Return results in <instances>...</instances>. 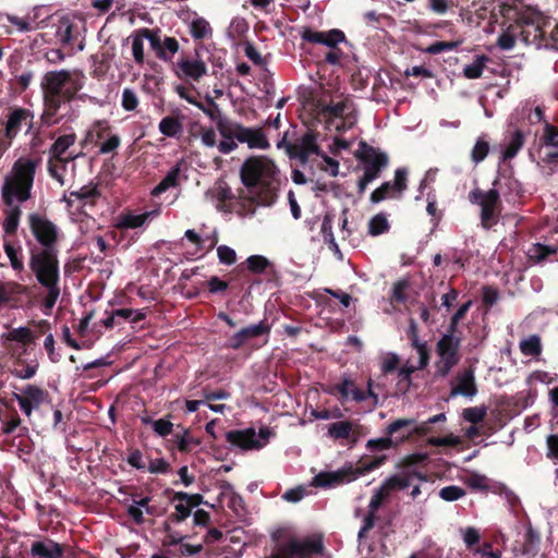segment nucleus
Returning a JSON list of instances; mask_svg holds the SVG:
<instances>
[{
    "instance_id": "obj_26",
    "label": "nucleus",
    "mask_w": 558,
    "mask_h": 558,
    "mask_svg": "<svg viewBox=\"0 0 558 558\" xmlns=\"http://www.w3.org/2000/svg\"><path fill=\"white\" fill-rule=\"evenodd\" d=\"M0 340L2 344H7L9 342L28 344L33 341V331L27 327L13 328L1 333Z\"/></svg>"
},
{
    "instance_id": "obj_15",
    "label": "nucleus",
    "mask_w": 558,
    "mask_h": 558,
    "mask_svg": "<svg viewBox=\"0 0 558 558\" xmlns=\"http://www.w3.org/2000/svg\"><path fill=\"white\" fill-rule=\"evenodd\" d=\"M28 222L35 239L44 246L43 250H54L59 238L58 227L39 214H31Z\"/></svg>"
},
{
    "instance_id": "obj_8",
    "label": "nucleus",
    "mask_w": 558,
    "mask_h": 558,
    "mask_svg": "<svg viewBox=\"0 0 558 558\" xmlns=\"http://www.w3.org/2000/svg\"><path fill=\"white\" fill-rule=\"evenodd\" d=\"M386 460L385 456L374 458L372 461L364 463L361 466H344L335 472H320L313 481L312 485L322 488H330L340 485L344 482L353 481L377 468H379Z\"/></svg>"
},
{
    "instance_id": "obj_60",
    "label": "nucleus",
    "mask_w": 558,
    "mask_h": 558,
    "mask_svg": "<svg viewBox=\"0 0 558 558\" xmlns=\"http://www.w3.org/2000/svg\"><path fill=\"white\" fill-rule=\"evenodd\" d=\"M556 253V248L542 245V244H535L532 248L529 251L530 258L536 259L538 262L545 259L547 256L553 255Z\"/></svg>"
},
{
    "instance_id": "obj_31",
    "label": "nucleus",
    "mask_w": 558,
    "mask_h": 558,
    "mask_svg": "<svg viewBox=\"0 0 558 558\" xmlns=\"http://www.w3.org/2000/svg\"><path fill=\"white\" fill-rule=\"evenodd\" d=\"M28 118V112L25 109H16L14 110L7 122L5 125V136L10 140L15 137L19 131L21 130V124Z\"/></svg>"
},
{
    "instance_id": "obj_25",
    "label": "nucleus",
    "mask_w": 558,
    "mask_h": 558,
    "mask_svg": "<svg viewBox=\"0 0 558 558\" xmlns=\"http://www.w3.org/2000/svg\"><path fill=\"white\" fill-rule=\"evenodd\" d=\"M98 195L99 192L97 185L89 183L76 191L70 192L69 195H64L63 199L69 207H72L76 202L82 203L83 205L92 204Z\"/></svg>"
},
{
    "instance_id": "obj_35",
    "label": "nucleus",
    "mask_w": 558,
    "mask_h": 558,
    "mask_svg": "<svg viewBox=\"0 0 558 558\" xmlns=\"http://www.w3.org/2000/svg\"><path fill=\"white\" fill-rule=\"evenodd\" d=\"M190 33L194 39H205L211 36L213 29L204 17H196L190 24Z\"/></svg>"
},
{
    "instance_id": "obj_19",
    "label": "nucleus",
    "mask_w": 558,
    "mask_h": 558,
    "mask_svg": "<svg viewBox=\"0 0 558 558\" xmlns=\"http://www.w3.org/2000/svg\"><path fill=\"white\" fill-rule=\"evenodd\" d=\"M477 393L474 371L469 368L459 372L451 381L450 397L464 396L473 398Z\"/></svg>"
},
{
    "instance_id": "obj_1",
    "label": "nucleus",
    "mask_w": 558,
    "mask_h": 558,
    "mask_svg": "<svg viewBox=\"0 0 558 558\" xmlns=\"http://www.w3.org/2000/svg\"><path fill=\"white\" fill-rule=\"evenodd\" d=\"M39 163V159L21 157L13 163L11 170L3 179L1 197L7 206L3 221V231L7 234H13L17 230L22 214L19 204L26 202L31 197L35 173Z\"/></svg>"
},
{
    "instance_id": "obj_63",
    "label": "nucleus",
    "mask_w": 558,
    "mask_h": 558,
    "mask_svg": "<svg viewBox=\"0 0 558 558\" xmlns=\"http://www.w3.org/2000/svg\"><path fill=\"white\" fill-rule=\"evenodd\" d=\"M121 144L120 136L117 134L108 135L99 147L101 154H110L114 151Z\"/></svg>"
},
{
    "instance_id": "obj_48",
    "label": "nucleus",
    "mask_w": 558,
    "mask_h": 558,
    "mask_svg": "<svg viewBox=\"0 0 558 558\" xmlns=\"http://www.w3.org/2000/svg\"><path fill=\"white\" fill-rule=\"evenodd\" d=\"M463 43V39L453 41H436L424 49V52L429 54H438L444 51H451L458 48Z\"/></svg>"
},
{
    "instance_id": "obj_38",
    "label": "nucleus",
    "mask_w": 558,
    "mask_h": 558,
    "mask_svg": "<svg viewBox=\"0 0 558 558\" xmlns=\"http://www.w3.org/2000/svg\"><path fill=\"white\" fill-rule=\"evenodd\" d=\"M173 89L181 99H184L185 101L195 107L199 106L198 92L195 89L193 85L179 83L173 86Z\"/></svg>"
},
{
    "instance_id": "obj_2",
    "label": "nucleus",
    "mask_w": 558,
    "mask_h": 558,
    "mask_svg": "<svg viewBox=\"0 0 558 558\" xmlns=\"http://www.w3.org/2000/svg\"><path fill=\"white\" fill-rule=\"evenodd\" d=\"M241 179L246 187L243 197L260 206L276 202L279 187L275 163L266 157H251L241 167Z\"/></svg>"
},
{
    "instance_id": "obj_51",
    "label": "nucleus",
    "mask_w": 558,
    "mask_h": 558,
    "mask_svg": "<svg viewBox=\"0 0 558 558\" xmlns=\"http://www.w3.org/2000/svg\"><path fill=\"white\" fill-rule=\"evenodd\" d=\"M389 228L388 220L385 215L378 214L374 216L368 222V232L372 235H379L386 232Z\"/></svg>"
},
{
    "instance_id": "obj_55",
    "label": "nucleus",
    "mask_w": 558,
    "mask_h": 558,
    "mask_svg": "<svg viewBox=\"0 0 558 558\" xmlns=\"http://www.w3.org/2000/svg\"><path fill=\"white\" fill-rule=\"evenodd\" d=\"M177 447L181 452H190L199 446V440L195 439L191 434L185 430L181 436H177Z\"/></svg>"
},
{
    "instance_id": "obj_27",
    "label": "nucleus",
    "mask_w": 558,
    "mask_h": 558,
    "mask_svg": "<svg viewBox=\"0 0 558 558\" xmlns=\"http://www.w3.org/2000/svg\"><path fill=\"white\" fill-rule=\"evenodd\" d=\"M75 140L76 136L73 133L59 136L49 149V157L57 158L59 160L62 158H69V156L64 155L66 150L75 143Z\"/></svg>"
},
{
    "instance_id": "obj_61",
    "label": "nucleus",
    "mask_w": 558,
    "mask_h": 558,
    "mask_svg": "<svg viewBox=\"0 0 558 558\" xmlns=\"http://www.w3.org/2000/svg\"><path fill=\"white\" fill-rule=\"evenodd\" d=\"M400 364V357L396 353H387L381 360V372L384 374L391 373L398 368Z\"/></svg>"
},
{
    "instance_id": "obj_9",
    "label": "nucleus",
    "mask_w": 558,
    "mask_h": 558,
    "mask_svg": "<svg viewBox=\"0 0 558 558\" xmlns=\"http://www.w3.org/2000/svg\"><path fill=\"white\" fill-rule=\"evenodd\" d=\"M502 12L507 19H513L519 27L531 26L533 28L532 40H530L529 35L524 31L521 32L523 41H536L544 36L543 26L545 25V17L535 8L504 4Z\"/></svg>"
},
{
    "instance_id": "obj_6",
    "label": "nucleus",
    "mask_w": 558,
    "mask_h": 558,
    "mask_svg": "<svg viewBox=\"0 0 558 558\" xmlns=\"http://www.w3.org/2000/svg\"><path fill=\"white\" fill-rule=\"evenodd\" d=\"M320 116L326 128L335 132H345L357 121L355 107L349 99L332 100L323 106Z\"/></svg>"
},
{
    "instance_id": "obj_43",
    "label": "nucleus",
    "mask_w": 558,
    "mask_h": 558,
    "mask_svg": "<svg viewBox=\"0 0 558 558\" xmlns=\"http://www.w3.org/2000/svg\"><path fill=\"white\" fill-rule=\"evenodd\" d=\"M21 396L37 409L45 401L46 392L37 386L27 385Z\"/></svg>"
},
{
    "instance_id": "obj_28",
    "label": "nucleus",
    "mask_w": 558,
    "mask_h": 558,
    "mask_svg": "<svg viewBox=\"0 0 558 558\" xmlns=\"http://www.w3.org/2000/svg\"><path fill=\"white\" fill-rule=\"evenodd\" d=\"M181 174V165L177 163L166 174V177L153 189L151 194L158 196L171 187H175L179 184V178Z\"/></svg>"
},
{
    "instance_id": "obj_30",
    "label": "nucleus",
    "mask_w": 558,
    "mask_h": 558,
    "mask_svg": "<svg viewBox=\"0 0 558 558\" xmlns=\"http://www.w3.org/2000/svg\"><path fill=\"white\" fill-rule=\"evenodd\" d=\"M299 157L303 160L307 159L311 155H318L319 148L316 144V138L313 133H306L295 145Z\"/></svg>"
},
{
    "instance_id": "obj_24",
    "label": "nucleus",
    "mask_w": 558,
    "mask_h": 558,
    "mask_svg": "<svg viewBox=\"0 0 558 558\" xmlns=\"http://www.w3.org/2000/svg\"><path fill=\"white\" fill-rule=\"evenodd\" d=\"M160 214V208L157 207L151 211H146L143 214H134L128 213L124 215H120L117 219L116 226L119 229H135L142 227L148 218L157 217Z\"/></svg>"
},
{
    "instance_id": "obj_52",
    "label": "nucleus",
    "mask_w": 558,
    "mask_h": 558,
    "mask_svg": "<svg viewBox=\"0 0 558 558\" xmlns=\"http://www.w3.org/2000/svg\"><path fill=\"white\" fill-rule=\"evenodd\" d=\"M411 345L418 355L417 368L424 369L429 363V350L426 341L415 340L414 343H411Z\"/></svg>"
},
{
    "instance_id": "obj_47",
    "label": "nucleus",
    "mask_w": 558,
    "mask_h": 558,
    "mask_svg": "<svg viewBox=\"0 0 558 558\" xmlns=\"http://www.w3.org/2000/svg\"><path fill=\"white\" fill-rule=\"evenodd\" d=\"M487 58L485 56L477 57L471 64L463 69V74L468 78H478L482 76Z\"/></svg>"
},
{
    "instance_id": "obj_50",
    "label": "nucleus",
    "mask_w": 558,
    "mask_h": 558,
    "mask_svg": "<svg viewBox=\"0 0 558 558\" xmlns=\"http://www.w3.org/2000/svg\"><path fill=\"white\" fill-rule=\"evenodd\" d=\"M140 104L136 92L132 88H124L121 95V106L125 111H134Z\"/></svg>"
},
{
    "instance_id": "obj_17",
    "label": "nucleus",
    "mask_w": 558,
    "mask_h": 558,
    "mask_svg": "<svg viewBox=\"0 0 558 558\" xmlns=\"http://www.w3.org/2000/svg\"><path fill=\"white\" fill-rule=\"evenodd\" d=\"M415 482H427V476L412 465L404 466L400 472L389 476L381 484L389 494L393 490L410 488Z\"/></svg>"
},
{
    "instance_id": "obj_59",
    "label": "nucleus",
    "mask_w": 558,
    "mask_h": 558,
    "mask_svg": "<svg viewBox=\"0 0 558 558\" xmlns=\"http://www.w3.org/2000/svg\"><path fill=\"white\" fill-rule=\"evenodd\" d=\"M143 34L146 37V40L149 41L150 48L155 51L156 56L159 58V52L161 51L162 37L159 35L157 31L143 28Z\"/></svg>"
},
{
    "instance_id": "obj_36",
    "label": "nucleus",
    "mask_w": 558,
    "mask_h": 558,
    "mask_svg": "<svg viewBox=\"0 0 558 558\" xmlns=\"http://www.w3.org/2000/svg\"><path fill=\"white\" fill-rule=\"evenodd\" d=\"M523 144L524 135L521 131L517 130L506 144V148L502 156L504 160L515 157L519 150L522 148Z\"/></svg>"
},
{
    "instance_id": "obj_58",
    "label": "nucleus",
    "mask_w": 558,
    "mask_h": 558,
    "mask_svg": "<svg viewBox=\"0 0 558 558\" xmlns=\"http://www.w3.org/2000/svg\"><path fill=\"white\" fill-rule=\"evenodd\" d=\"M143 423L147 424L150 423L153 426V429L155 433H157L159 436H168L172 432V423L168 420L160 418L157 421H151L149 418H142Z\"/></svg>"
},
{
    "instance_id": "obj_46",
    "label": "nucleus",
    "mask_w": 558,
    "mask_h": 558,
    "mask_svg": "<svg viewBox=\"0 0 558 558\" xmlns=\"http://www.w3.org/2000/svg\"><path fill=\"white\" fill-rule=\"evenodd\" d=\"M161 51L159 52V59L163 61L172 60L174 54L179 51V41L174 37H163Z\"/></svg>"
},
{
    "instance_id": "obj_53",
    "label": "nucleus",
    "mask_w": 558,
    "mask_h": 558,
    "mask_svg": "<svg viewBox=\"0 0 558 558\" xmlns=\"http://www.w3.org/2000/svg\"><path fill=\"white\" fill-rule=\"evenodd\" d=\"M248 270L263 274L270 266V262L263 255H252L246 259Z\"/></svg>"
},
{
    "instance_id": "obj_40",
    "label": "nucleus",
    "mask_w": 558,
    "mask_h": 558,
    "mask_svg": "<svg viewBox=\"0 0 558 558\" xmlns=\"http://www.w3.org/2000/svg\"><path fill=\"white\" fill-rule=\"evenodd\" d=\"M4 252L10 260L11 267L17 272L23 271L24 262H23V257L21 255V248L15 247L10 242H5L4 243Z\"/></svg>"
},
{
    "instance_id": "obj_3",
    "label": "nucleus",
    "mask_w": 558,
    "mask_h": 558,
    "mask_svg": "<svg viewBox=\"0 0 558 558\" xmlns=\"http://www.w3.org/2000/svg\"><path fill=\"white\" fill-rule=\"evenodd\" d=\"M85 84V75L80 70H54L47 72L41 80L45 111L48 123H57L56 118L62 104L72 100Z\"/></svg>"
},
{
    "instance_id": "obj_22",
    "label": "nucleus",
    "mask_w": 558,
    "mask_h": 558,
    "mask_svg": "<svg viewBox=\"0 0 558 558\" xmlns=\"http://www.w3.org/2000/svg\"><path fill=\"white\" fill-rule=\"evenodd\" d=\"M199 495H189L186 493H175L173 496L175 513L173 514L177 521L185 520L192 511V508L199 502Z\"/></svg>"
},
{
    "instance_id": "obj_41",
    "label": "nucleus",
    "mask_w": 558,
    "mask_h": 558,
    "mask_svg": "<svg viewBox=\"0 0 558 558\" xmlns=\"http://www.w3.org/2000/svg\"><path fill=\"white\" fill-rule=\"evenodd\" d=\"M24 288L16 282H0V307L9 303L13 295L22 293Z\"/></svg>"
},
{
    "instance_id": "obj_13",
    "label": "nucleus",
    "mask_w": 558,
    "mask_h": 558,
    "mask_svg": "<svg viewBox=\"0 0 558 558\" xmlns=\"http://www.w3.org/2000/svg\"><path fill=\"white\" fill-rule=\"evenodd\" d=\"M271 436L269 427H260L258 433L254 428H246L243 430H231L226 434L228 442L241 449L252 450L260 449L267 445Z\"/></svg>"
},
{
    "instance_id": "obj_4",
    "label": "nucleus",
    "mask_w": 558,
    "mask_h": 558,
    "mask_svg": "<svg viewBox=\"0 0 558 558\" xmlns=\"http://www.w3.org/2000/svg\"><path fill=\"white\" fill-rule=\"evenodd\" d=\"M29 268L37 281L47 290L44 306L50 311L60 296V271L56 250H40L33 252L29 259Z\"/></svg>"
},
{
    "instance_id": "obj_18",
    "label": "nucleus",
    "mask_w": 558,
    "mask_h": 558,
    "mask_svg": "<svg viewBox=\"0 0 558 558\" xmlns=\"http://www.w3.org/2000/svg\"><path fill=\"white\" fill-rule=\"evenodd\" d=\"M173 72L178 78L193 83L198 82L207 74V65L198 58L184 57L177 61Z\"/></svg>"
},
{
    "instance_id": "obj_20",
    "label": "nucleus",
    "mask_w": 558,
    "mask_h": 558,
    "mask_svg": "<svg viewBox=\"0 0 558 558\" xmlns=\"http://www.w3.org/2000/svg\"><path fill=\"white\" fill-rule=\"evenodd\" d=\"M302 39L314 43V44H320L328 48H335L341 43L345 41L344 33L340 29H330L327 32H318L313 31L311 28H305L302 34Z\"/></svg>"
},
{
    "instance_id": "obj_5",
    "label": "nucleus",
    "mask_w": 558,
    "mask_h": 558,
    "mask_svg": "<svg viewBox=\"0 0 558 558\" xmlns=\"http://www.w3.org/2000/svg\"><path fill=\"white\" fill-rule=\"evenodd\" d=\"M425 425H416V421L413 418H399L387 426V437L369 439L366 442V448L369 451L388 450L407 441L415 434L423 435Z\"/></svg>"
},
{
    "instance_id": "obj_14",
    "label": "nucleus",
    "mask_w": 558,
    "mask_h": 558,
    "mask_svg": "<svg viewBox=\"0 0 558 558\" xmlns=\"http://www.w3.org/2000/svg\"><path fill=\"white\" fill-rule=\"evenodd\" d=\"M470 201L481 206V220L485 228H489L498 215L500 205L499 193L495 189L488 191L474 190L470 193Z\"/></svg>"
},
{
    "instance_id": "obj_57",
    "label": "nucleus",
    "mask_w": 558,
    "mask_h": 558,
    "mask_svg": "<svg viewBox=\"0 0 558 558\" xmlns=\"http://www.w3.org/2000/svg\"><path fill=\"white\" fill-rule=\"evenodd\" d=\"M113 313L118 319L130 320L132 323H137L145 318V314L140 310L119 308L113 311Z\"/></svg>"
},
{
    "instance_id": "obj_37",
    "label": "nucleus",
    "mask_w": 558,
    "mask_h": 558,
    "mask_svg": "<svg viewBox=\"0 0 558 558\" xmlns=\"http://www.w3.org/2000/svg\"><path fill=\"white\" fill-rule=\"evenodd\" d=\"M520 350L526 356H538L542 352L541 338L532 335L520 341Z\"/></svg>"
},
{
    "instance_id": "obj_45",
    "label": "nucleus",
    "mask_w": 558,
    "mask_h": 558,
    "mask_svg": "<svg viewBox=\"0 0 558 558\" xmlns=\"http://www.w3.org/2000/svg\"><path fill=\"white\" fill-rule=\"evenodd\" d=\"M541 144L546 147H554L558 149V128L545 122L544 132L541 136Z\"/></svg>"
},
{
    "instance_id": "obj_33",
    "label": "nucleus",
    "mask_w": 558,
    "mask_h": 558,
    "mask_svg": "<svg viewBox=\"0 0 558 558\" xmlns=\"http://www.w3.org/2000/svg\"><path fill=\"white\" fill-rule=\"evenodd\" d=\"M110 134H111L110 123L105 119L96 120L90 125V128L87 132V138L93 143H98L99 141L105 140Z\"/></svg>"
},
{
    "instance_id": "obj_34",
    "label": "nucleus",
    "mask_w": 558,
    "mask_h": 558,
    "mask_svg": "<svg viewBox=\"0 0 558 558\" xmlns=\"http://www.w3.org/2000/svg\"><path fill=\"white\" fill-rule=\"evenodd\" d=\"M129 40H131L132 56L135 63L142 65L145 61L144 41L146 40L143 28L131 35Z\"/></svg>"
},
{
    "instance_id": "obj_56",
    "label": "nucleus",
    "mask_w": 558,
    "mask_h": 558,
    "mask_svg": "<svg viewBox=\"0 0 558 558\" xmlns=\"http://www.w3.org/2000/svg\"><path fill=\"white\" fill-rule=\"evenodd\" d=\"M464 495V489L457 485L446 486L439 490V497L445 501H456Z\"/></svg>"
},
{
    "instance_id": "obj_12",
    "label": "nucleus",
    "mask_w": 558,
    "mask_h": 558,
    "mask_svg": "<svg viewBox=\"0 0 558 558\" xmlns=\"http://www.w3.org/2000/svg\"><path fill=\"white\" fill-rule=\"evenodd\" d=\"M84 22L77 17L63 16L59 20L56 37L65 47L84 49Z\"/></svg>"
},
{
    "instance_id": "obj_49",
    "label": "nucleus",
    "mask_w": 558,
    "mask_h": 558,
    "mask_svg": "<svg viewBox=\"0 0 558 558\" xmlns=\"http://www.w3.org/2000/svg\"><path fill=\"white\" fill-rule=\"evenodd\" d=\"M7 20L14 27V29L20 33L31 32L36 28L34 21L29 17L7 15Z\"/></svg>"
},
{
    "instance_id": "obj_23",
    "label": "nucleus",
    "mask_w": 558,
    "mask_h": 558,
    "mask_svg": "<svg viewBox=\"0 0 558 558\" xmlns=\"http://www.w3.org/2000/svg\"><path fill=\"white\" fill-rule=\"evenodd\" d=\"M31 555L36 558H61L63 548L52 539L38 541L32 544Z\"/></svg>"
},
{
    "instance_id": "obj_62",
    "label": "nucleus",
    "mask_w": 558,
    "mask_h": 558,
    "mask_svg": "<svg viewBox=\"0 0 558 558\" xmlns=\"http://www.w3.org/2000/svg\"><path fill=\"white\" fill-rule=\"evenodd\" d=\"M217 255L219 262L226 265H232L236 260V253L233 248L227 245H220L217 247Z\"/></svg>"
},
{
    "instance_id": "obj_7",
    "label": "nucleus",
    "mask_w": 558,
    "mask_h": 558,
    "mask_svg": "<svg viewBox=\"0 0 558 558\" xmlns=\"http://www.w3.org/2000/svg\"><path fill=\"white\" fill-rule=\"evenodd\" d=\"M355 156L363 166V177L359 180L357 186L359 192L364 193L367 185L376 180L387 167L388 156L386 153L365 143H361Z\"/></svg>"
},
{
    "instance_id": "obj_11",
    "label": "nucleus",
    "mask_w": 558,
    "mask_h": 558,
    "mask_svg": "<svg viewBox=\"0 0 558 558\" xmlns=\"http://www.w3.org/2000/svg\"><path fill=\"white\" fill-rule=\"evenodd\" d=\"M217 126L222 136L235 137L251 149H267L269 147V142L262 129L246 128L227 120L226 123L223 120H219Z\"/></svg>"
},
{
    "instance_id": "obj_32",
    "label": "nucleus",
    "mask_w": 558,
    "mask_h": 558,
    "mask_svg": "<svg viewBox=\"0 0 558 558\" xmlns=\"http://www.w3.org/2000/svg\"><path fill=\"white\" fill-rule=\"evenodd\" d=\"M158 130L165 136L178 138L183 132V125L174 117H165L159 122Z\"/></svg>"
},
{
    "instance_id": "obj_10",
    "label": "nucleus",
    "mask_w": 558,
    "mask_h": 558,
    "mask_svg": "<svg viewBox=\"0 0 558 558\" xmlns=\"http://www.w3.org/2000/svg\"><path fill=\"white\" fill-rule=\"evenodd\" d=\"M460 339L454 335H444L436 344L435 374L436 378H445L460 361Z\"/></svg>"
},
{
    "instance_id": "obj_21",
    "label": "nucleus",
    "mask_w": 558,
    "mask_h": 558,
    "mask_svg": "<svg viewBox=\"0 0 558 558\" xmlns=\"http://www.w3.org/2000/svg\"><path fill=\"white\" fill-rule=\"evenodd\" d=\"M333 390L338 391L343 400L352 399L356 402H362L365 401L368 397H372L374 398L375 402H377V396L372 391L371 381H368L367 392H364L356 388L349 377H344L340 383L335 385Z\"/></svg>"
},
{
    "instance_id": "obj_54",
    "label": "nucleus",
    "mask_w": 558,
    "mask_h": 558,
    "mask_svg": "<svg viewBox=\"0 0 558 558\" xmlns=\"http://www.w3.org/2000/svg\"><path fill=\"white\" fill-rule=\"evenodd\" d=\"M487 414V408L484 405L466 408L463 410L462 416L465 421L476 424L482 422Z\"/></svg>"
},
{
    "instance_id": "obj_64",
    "label": "nucleus",
    "mask_w": 558,
    "mask_h": 558,
    "mask_svg": "<svg viewBox=\"0 0 558 558\" xmlns=\"http://www.w3.org/2000/svg\"><path fill=\"white\" fill-rule=\"evenodd\" d=\"M465 483L468 484V486H470L471 488L473 489H478V490H487L488 489V480L486 476L484 475H481V474H472L470 475Z\"/></svg>"
},
{
    "instance_id": "obj_44",
    "label": "nucleus",
    "mask_w": 558,
    "mask_h": 558,
    "mask_svg": "<svg viewBox=\"0 0 558 558\" xmlns=\"http://www.w3.org/2000/svg\"><path fill=\"white\" fill-rule=\"evenodd\" d=\"M517 43L514 26L509 25L498 37L497 46L501 50H512Z\"/></svg>"
},
{
    "instance_id": "obj_29",
    "label": "nucleus",
    "mask_w": 558,
    "mask_h": 558,
    "mask_svg": "<svg viewBox=\"0 0 558 558\" xmlns=\"http://www.w3.org/2000/svg\"><path fill=\"white\" fill-rule=\"evenodd\" d=\"M76 158V155H69V158H62L61 160L57 158L49 157L48 160V171L49 174L56 179L61 185L64 184L63 174L66 170V166L70 161H73Z\"/></svg>"
},
{
    "instance_id": "obj_39",
    "label": "nucleus",
    "mask_w": 558,
    "mask_h": 558,
    "mask_svg": "<svg viewBox=\"0 0 558 558\" xmlns=\"http://www.w3.org/2000/svg\"><path fill=\"white\" fill-rule=\"evenodd\" d=\"M489 148H490V146H489V143H488L487 138H486V135L480 136L476 140V142H475V144H474V146H473V148L471 150V159H472V161L475 165L482 162L486 158V156L488 155Z\"/></svg>"
},
{
    "instance_id": "obj_16",
    "label": "nucleus",
    "mask_w": 558,
    "mask_h": 558,
    "mask_svg": "<svg viewBox=\"0 0 558 558\" xmlns=\"http://www.w3.org/2000/svg\"><path fill=\"white\" fill-rule=\"evenodd\" d=\"M408 187V172L399 168L395 173L393 182H385L371 194L373 203H379L387 198H399Z\"/></svg>"
},
{
    "instance_id": "obj_42",
    "label": "nucleus",
    "mask_w": 558,
    "mask_h": 558,
    "mask_svg": "<svg viewBox=\"0 0 558 558\" xmlns=\"http://www.w3.org/2000/svg\"><path fill=\"white\" fill-rule=\"evenodd\" d=\"M352 432V423L349 421H339L328 427V435L333 439H345Z\"/></svg>"
}]
</instances>
